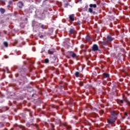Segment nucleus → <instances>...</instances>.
I'll return each instance as SVG.
<instances>
[{
  "instance_id": "obj_1",
  "label": "nucleus",
  "mask_w": 130,
  "mask_h": 130,
  "mask_svg": "<svg viewBox=\"0 0 130 130\" xmlns=\"http://www.w3.org/2000/svg\"><path fill=\"white\" fill-rule=\"evenodd\" d=\"M89 7L90 8L88 9V12L90 13V14H93V15H96V12L93 11V9H92V8H94V9H96V8H97V5L90 4Z\"/></svg>"
},
{
  "instance_id": "obj_2",
  "label": "nucleus",
  "mask_w": 130,
  "mask_h": 130,
  "mask_svg": "<svg viewBox=\"0 0 130 130\" xmlns=\"http://www.w3.org/2000/svg\"><path fill=\"white\" fill-rule=\"evenodd\" d=\"M117 119V117H110L108 119H107V122L109 124H112L116 121V120Z\"/></svg>"
},
{
  "instance_id": "obj_3",
  "label": "nucleus",
  "mask_w": 130,
  "mask_h": 130,
  "mask_svg": "<svg viewBox=\"0 0 130 130\" xmlns=\"http://www.w3.org/2000/svg\"><path fill=\"white\" fill-rule=\"evenodd\" d=\"M122 98H123V101H124V102H125V103H126L127 105H128V106H129V107L130 108V101L128 100V98H127V97H126V96H125V95H123Z\"/></svg>"
},
{
  "instance_id": "obj_4",
  "label": "nucleus",
  "mask_w": 130,
  "mask_h": 130,
  "mask_svg": "<svg viewBox=\"0 0 130 130\" xmlns=\"http://www.w3.org/2000/svg\"><path fill=\"white\" fill-rule=\"evenodd\" d=\"M92 51H99V47L97 44H94L92 46Z\"/></svg>"
},
{
  "instance_id": "obj_5",
  "label": "nucleus",
  "mask_w": 130,
  "mask_h": 130,
  "mask_svg": "<svg viewBox=\"0 0 130 130\" xmlns=\"http://www.w3.org/2000/svg\"><path fill=\"white\" fill-rule=\"evenodd\" d=\"M17 6L19 9H23V7H24V3L22 1H19L17 3Z\"/></svg>"
},
{
  "instance_id": "obj_6",
  "label": "nucleus",
  "mask_w": 130,
  "mask_h": 130,
  "mask_svg": "<svg viewBox=\"0 0 130 130\" xmlns=\"http://www.w3.org/2000/svg\"><path fill=\"white\" fill-rule=\"evenodd\" d=\"M113 40H114V38H113L109 36H108L107 37V39H106L107 42H111V41H113Z\"/></svg>"
},
{
  "instance_id": "obj_7",
  "label": "nucleus",
  "mask_w": 130,
  "mask_h": 130,
  "mask_svg": "<svg viewBox=\"0 0 130 130\" xmlns=\"http://www.w3.org/2000/svg\"><path fill=\"white\" fill-rule=\"evenodd\" d=\"M111 115H112V116H113L112 117H117V115H118V113L113 111L111 112Z\"/></svg>"
},
{
  "instance_id": "obj_8",
  "label": "nucleus",
  "mask_w": 130,
  "mask_h": 130,
  "mask_svg": "<svg viewBox=\"0 0 130 130\" xmlns=\"http://www.w3.org/2000/svg\"><path fill=\"white\" fill-rule=\"evenodd\" d=\"M18 72L22 74H24V73H26V72H27V70H26V69L25 68H22V69H19Z\"/></svg>"
},
{
  "instance_id": "obj_9",
  "label": "nucleus",
  "mask_w": 130,
  "mask_h": 130,
  "mask_svg": "<svg viewBox=\"0 0 130 130\" xmlns=\"http://www.w3.org/2000/svg\"><path fill=\"white\" fill-rule=\"evenodd\" d=\"M69 19L70 21H72V22H73V21H75V16L74 15V14L69 15Z\"/></svg>"
},
{
  "instance_id": "obj_10",
  "label": "nucleus",
  "mask_w": 130,
  "mask_h": 130,
  "mask_svg": "<svg viewBox=\"0 0 130 130\" xmlns=\"http://www.w3.org/2000/svg\"><path fill=\"white\" fill-rule=\"evenodd\" d=\"M70 53L71 54V56L73 58L77 57V54H76L75 52L73 51H70Z\"/></svg>"
},
{
  "instance_id": "obj_11",
  "label": "nucleus",
  "mask_w": 130,
  "mask_h": 130,
  "mask_svg": "<svg viewBox=\"0 0 130 130\" xmlns=\"http://www.w3.org/2000/svg\"><path fill=\"white\" fill-rule=\"evenodd\" d=\"M70 34H75V28L72 27L70 28L69 30Z\"/></svg>"
},
{
  "instance_id": "obj_12",
  "label": "nucleus",
  "mask_w": 130,
  "mask_h": 130,
  "mask_svg": "<svg viewBox=\"0 0 130 130\" xmlns=\"http://www.w3.org/2000/svg\"><path fill=\"white\" fill-rule=\"evenodd\" d=\"M103 77L105 78H108L109 77H110V75L108 73H105L103 74Z\"/></svg>"
},
{
  "instance_id": "obj_13",
  "label": "nucleus",
  "mask_w": 130,
  "mask_h": 130,
  "mask_svg": "<svg viewBox=\"0 0 130 130\" xmlns=\"http://www.w3.org/2000/svg\"><path fill=\"white\" fill-rule=\"evenodd\" d=\"M0 12L2 14H5V13H6V9L2 8H0Z\"/></svg>"
},
{
  "instance_id": "obj_14",
  "label": "nucleus",
  "mask_w": 130,
  "mask_h": 130,
  "mask_svg": "<svg viewBox=\"0 0 130 130\" xmlns=\"http://www.w3.org/2000/svg\"><path fill=\"white\" fill-rule=\"evenodd\" d=\"M41 28L42 29H43V30H46V29H47V27L46 25H45L44 24H42L41 25Z\"/></svg>"
},
{
  "instance_id": "obj_15",
  "label": "nucleus",
  "mask_w": 130,
  "mask_h": 130,
  "mask_svg": "<svg viewBox=\"0 0 130 130\" xmlns=\"http://www.w3.org/2000/svg\"><path fill=\"white\" fill-rule=\"evenodd\" d=\"M85 40L88 42L91 41V37H90L89 36H86L85 37Z\"/></svg>"
},
{
  "instance_id": "obj_16",
  "label": "nucleus",
  "mask_w": 130,
  "mask_h": 130,
  "mask_svg": "<svg viewBox=\"0 0 130 130\" xmlns=\"http://www.w3.org/2000/svg\"><path fill=\"white\" fill-rule=\"evenodd\" d=\"M80 75V72H76L75 73V76L76 78H79Z\"/></svg>"
},
{
  "instance_id": "obj_17",
  "label": "nucleus",
  "mask_w": 130,
  "mask_h": 130,
  "mask_svg": "<svg viewBox=\"0 0 130 130\" xmlns=\"http://www.w3.org/2000/svg\"><path fill=\"white\" fill-rule=\"evenodd\" d=\"M118 103H121V104H123V103H124L123 100H120V99L118 100Z\"/></svg>"
},
{
  "instance_id": "obj_18",
  "label": "nucleus",
  "mask_w": 130,
  "mask_h": 130,
  "mask_svg": "<svg viewBox=\"0 0 130 130\" xmlns=\"http://www.w3.org/2000/svg\"><path fill=\"white\" fill-rule=\"evenodd\" d=\"M4 45L6 47H8V46H9V44H8V42H4Z\"/></svg>"
},
{
  "instance_id": "obj_19",
  "label": "nucleus",
  "mask_w": 130,
  "mask_h": 130,
  "mask_svg": "<svg viewBox=\"0 0 130 130\" xmlns=\"http://www.w3.org/2000/svg\"><path fill=\"white\" fill-rule=\"evenodd\" d=\"M18 42V40H15L14 41V45H13V46H16V44H17Z\"/></svg>"
},
{
  "instance_id": "obj_20",
  "label": "nucleus",
  "mask_w": 130,
  "mask_h": 130,
  "mask_svg": "<svg viewBox=\"0 0 130 130\" xmlns=\"http://www.w3.org/2000/svg\"><path fill=\"white\" fill-rule=\"evenodd\" d=\"M48 62H49V59H45V63H48Z\"/></svg>"
},
{
  "instance_id": "obj_21",
  "label": "nucleus",
  "mask_w": 130,
  "mask_h": 130,
  "mask_svg": "<svg viewBox=\"0 0 130 130\" xmlns=\"http://www.w3.org/2000/svg\"><path fill=\"white\" fill-rule=\"evenodd\" d=\"M70 4L69 3H67L64 4V8H68V6H69Z\"/></svg>"
},
{
  "instance_id": "obj_22",
  "label": "nucleus",
  "mask_w": 130,
  "mask_h": 130,
  "mask_svg": "<svg viewBox=\"0 0 130 130\" xmlns=\"http://www.w3.org/2000/svg\"><path fill=\"white\" fill-rule=\"evenodd\" d=\"M102 45H107V43H106V42H103L102 43Z\"/></svg>"
},
{
  "instance_id": "obj_23",
  "label": "nucleus",
  "mask_w": 130,
  "mask_h": 130,
  "mask_svg": "<svg viewBox=\"0 0 130 130\" xmlns=\"http://www.w3.org/2000/svg\"><path fill=\"white\" fill-rule=\"evenodd\" d=\"M49 54H53L54 52L53 51H49Z\"/></svg>"
},
{
  "instance_id": "obj_24",
  "label": "nucleus",
  "mask_w": 130,
  "mask_h": 130,
  "mask_svg": "<svg viewBox=\"0 0 130 130\" xmlns=\"http://www.w3.org/2000/svg\"><path fill=\"white\" fill-rule=\"evenodd\" d=\"M51 125L52 129H54V127H55L54 124H51Z\"/></svg>"
},
{
  "instance_id": "obj_25",
  "label": "nucleus",
  "mask_w": 130,
  "mask_h": 130,
  "mask_svg": "<svg viewBox=\"0 0 130 130\" xmlns=\"http://www.w3.org/2000/svg\"><path fill=\"white\" fill-rule=\"evenodd\" d=\"M88 8H89V6L88 5H86L84 9L87 11V10H88Z\"/></svg>"
},
{
  "instance_id": "obj_26",
  "label": "nucleus",
  "mask_w": 130,
  "mask_h": 130,
  "mask_svg": "<svg viewBox=\"0 0 130 130\" xmlns=\"http://www.w3.org/2000/svg\"><path fill=\"white\" fill-rule=\"evenodd\" d=\"M9 4L10 5H13V2L12 1H10L9 2Z\"/></svg>"
},
{
  "instance_id": "obj_27",
  "label": "nucleus",
  "mask_w": 130,
  "mask_h": 130,
  "mask_svg": "<svg viewBox=\"0 0 130 130\" xmlns=\"http://www.w3.org/2000/svg\"><path fill=\"white\" fill-rule=\"evenodd\" d=\"M77 25L78 26H80V25H81V23L80 22H77Z\"/></svg>"
},
{
  "instance_id": "obj_28",
  "label": "nucleus",
  "mask_w": 130,
  "mask_h": 130,
  "mask_svg": "<svg viewBox=\"0 0 130 130\" xmlns=\"http://www.w3.org/2000/svg\"><path fill=\"white\" fill-rule=\"evenodd\" d=\"M100 113H102V114H103L104 113V111L101 110V111H100Z\"/></svg>"
},
{
  "instance_id": "obj_29",
  "label": "nucleus",
  "mask_w": 130,
  "mask_h": 130,
  "mask_svg": "<svg viewBox=\"0 0 130 130\" xmlns=\"http://www.w3.org/2000/svg\"><path fill=\"white\" fill-rule=\"evenodd\" d=\"M117 123H118V124H120V120H118L117 121Z\"/></svg>"
},
{
  "instance_id": "obj_30",
  "label": "nucleus",
  "mask_w": 130,
  "mask_h": 130,
  "mask_svg": "<svg viewBox=\"0 0 130 130\" xmlns=\"http://www.w3.org/2000/svg\"><path fill=\"white\" fill-rule=\"evenodd\" d=\"M124 115H125V116H127V112H125L124 113Z\"/></svg>"
},
{
  "instance_id": "obj_31",
  "label": "nucleus",
  "mask_w": 130,
  "mask_h": 130,
  "mask_svg": "<svg viewBox=\"0 0 130 130\" xmlns=\"http://www.w3.org/2000/svg\"><path fill=\"white\" fill-rule=\"evenodd\" d=\"M7 8H11V5L9 4L7 6Z\"/></svg>"
},
{
  "instance_id": "obj_32",
  "label": "nucleus",
  "mask_w": 130,
  "mask_h": 130,
  "mask_svg": "<svg viewBox=\"0 0 130 130\" xmlns=\"http://www.w3.org/2000/svg\"><path fill=\"white\" fill-rule=\"evenodd\" d=\"M77 1L78 2H82V0H77Z\"/></svg>"
},
{
  "instance_id": "obj_33",
  "label": "nucleus",
  "mask_w": 130,
  "mask_h": 130,
  "mask_svg": "<svg viewBox=\"0 0 130 130\" xmlns=\"http://www.w3.org/2000/svg\"><path fill=\"white\" fill-rule=\"evenodd\" d=\"M25 21H28V18H25Z\"/></svg>"
},
{
  "instance_id": "obj_34",
  "label": "nucleus",
  "mask_w": 130,
  "mask_h": 130,
  "mask_svg": "<svg viewBox=\"0 0 130 130\" xmlns=\"http://www.w3.org/2000/svg\"><path fill=\"white\" fill-rule=\"evenodd\" d=\"M1 23H4V21H3V20H2V21H1Z\"/></svg>"
},
{
  "instance_id": "obj_35",
  "label": "nucleus",
  "mask_w": 130,
  "mask_h": 130,
  "mask_svg": "<svg viewBox=\"0 0 130 130\" xmlns=\"http://www.w3.org/2000/svg\"><path fill=\"white\" fill-rule=\"evenodd\" d=\"M40 37L41 38H42L43 37V36L42 35Z\"/></svg>"
},
{
  "instance_id": "obj_36",
  "label": "nucleus",
  "mask_w": 130,
  "mask_h": 130,
  "mask_svg": "<svg viewBox=\"0 0 130 130\" xmlns=\"http://www.w3.org/2000/svg\"><path fill=\"white\" fill-rule=\"evenodd\" d=\"M42 51L44 52V51H45V50L43 49V50H42Z\"/></svg>"
},
{
  "instance_id": "obj_37",
  "label": "nucleus",
  "mask_w": 130,
  "mask_h": 130,
  "mask_svg": "<svg viewBox=\"0 0 130 130\" xmlns=\"http://www.w3.org/2000/svg\"><path fill=\"white\" fill-rule=\"evenodd\" d=\"M7 71H9V68H7Z\"/></svg>"
},
{
  "instance_id": "obj_38",
  "label": "nucleus",
  "mask_w": 130,
  "mask_h": 130,
  "mask_svg": "<svg viewBox=\"0 0 130 130\" xmlns=\"http://www.w3.org/2000/svg\"><path fill=\"white\" fill-rule=\"evenodd\" d=\"M128 119H130V116L128 117Z\"/></svg>"
},
{
  "instance_id": "obj_39",
  "label": "nucleus",
  "mask_w": 130,
  "mask_h": 130,
  "mask_svg": "<svg viewBox=\"0 0 130 130\" xmlns=\"http://www.w3.org/2000/svg\"><path fill=\"white\" fill-rule=\"evenodd\" d=\"M30 126V125L29 124H28V127H29Z\"/></svg>"
},
{
  "instance_id": "obj_40",
  "label": "nucleus",
  "mask_w": 130,
  "mask_h": 130,
  "mask_svg": "<svg viewBox=\"0 0 130 130\" xmlns=\"http://www.w3.org/2000/svg\"><path fill=\"white\" fill-rule=\"evenodd\" d=\"M34 94H32V96H34Z\"/></svg>"
}]
</instances>
